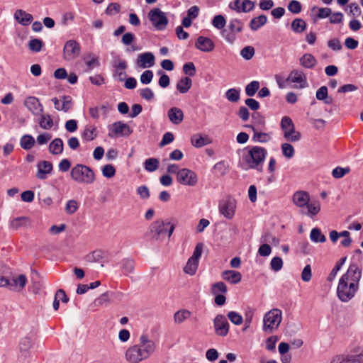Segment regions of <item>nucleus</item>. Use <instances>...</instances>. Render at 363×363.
Segmentation results:
<instances>
[{
  "label": "nucleus",
  "mask_w": 363,
  "mask_h": 363,
  "mask_svg": "<svg viewBox=\"0 0 363 363\" xmlns=\"http://www.w3.org/2000/svg\"><path fill=\"white\" fill-rule=\"evenodd\" d=\"M361 277V269L355 264H350L347 272L340 278L337 285V295L341 301L348 302L354 296L359 289Z\"/></svg>",
  "instance_id": "1"
},
{
  "label": "nucleus",
  "mask_w": 363,
  "mask_h": 363,
  "mask_svg": "<svg viewBox=\"0 0 363 363\" xmlns=\"http://www.w3.org/2000/svg\"><path fill=\"white\" fill-rule=\"evenodd\" d=\"M156 349V342L147 335L143 334L139 337L137 344L126 350L125 358L129 363H140L153 355Z\"/></svg>",
  "instance_id": "2"
},
{
  "label": "nucleus",
  "mask_w": 363,
  "mask_h": 363,
  "mask_svg": "<svg viewBox=\"0 0 363 363\" xmlns=\"http://www.w3.org/2000/svg\"><path fill=\"white\" fill-rule=\"evenodd\" d=\"M267 154V151L264 147L255 146L249 150L247 154L244 157V160L248 168L261 172Z\"/></svg>",
  "instance_id": "3"
},
{
  "label": "nucleus",
  "mask_w": 363,
  "mask_h": 363,
  "mask_svg": "<svg viewBox=\"0 0 363 363\" xmlns=\"http://www.w3.org/2000/svg\"><path fill=\"white\" fill-rule=\"evenodd\" d=\"M71 178L77 183L90 184L95 181V174L88 166L78 164L70 171Z\"/></svg>",
  "instance_id": "4"
},
{
  "label": "nucleus",
  "mask_w": 363,
  "mask_h": 363,
  "mask_svg": "<svg viewBox=\"0 0 363 363\" xmlns=\"http://www.w3.org/2000/svg\"><path fill=\"white\" fill-rule=\"evenodd\" d=\"M282 320V312L280 309L273 308L268 311L263 318V330L271 333L277 330Z\"/></svg>",
  "instance_id": "5"
},
{
  "label": "nucleus",
  "mask_w": 363,
  "mask_h": 363,
  "mask_svg": "<svg viewBox=\"0 0 363 363\" xmlns=\"http://www.w3.org/2000/svg\"><path fill=\"white\" fill-rule=\"evenodd\" d=\"M147 17L152 26L157 30H164L169 23V20L165 13L161 11L159 8H154L151 9L148 13Z\"/></svg>",
  "instance_id": "6"
},
{
  "label": "nucleus",
  "mask_w": 363,
  "mask_h": 363,
  "mask_svg": "<svg viewBox=\"0 0 363 363\" xmlns=\"http://www.w3.org/2000/svg\"><path fill=\"white\" fill-rule=\"evenodd\" d=\"M280 125L285 139L291 142H296L300 140L301 133L295 130L294 124L290 117L284 116L281 118Z\"/></svg>",
  "instance_id": "7"
},
{
  "label": "nucleus",
  "mask_w": 363,
  "mask_h": 363,
  "mask_svg": "<svg viewBox=\"0 0 363 363\" xmlns=\"http://www.w3.org/2000/svg\"><path fill=\"white\" fill-rule=\"evenodd\" d=\"M203 244L199 242L196 244L193 255L187 261L186 266L184 268V271L186 274L189 275H194L197 271L199 259L202 255Z\"/></svg>",
  "instance_id": "8"
},
{
  "label": "nucleus",
  "mask_w": 363,
  "mask_h": 363,
  "mask_svg": "<svg viewBox=\"0 0 363 363\" xmlns=\"http://www.w3.org/2000/svg\"><path fill=\"white\" fill-rule=\"evenodd\" d=\"M169 225H170L169 222H164L162 220L154 221L149 228L152 238L157 240L160 239L161 235L165 234L167 232L168 233V237L170 238L174 230L175 226L174 225H171L169 229L167 230L165 228V226Z\"/></svg>",
  "instance_id": "9"
},
{
  "label": "nucleus",
  "mask_w": 363,
  "mask_h": 363,
  "mask_svg": "<svg viewBox=\"0 0 363 363\" xmlns=\"http://www.w3.org/2000/svg\"><path fill=\"white\" fill-rule=\"evenodd\" d=\"M237 206L236 200L232 196H227L219 201V212L227 219H232Z\"/></svg>",
  "instance_id": "10"
},
{
  "label": "nucleus",
  "mask_w": 363,
  "mask_h": 363,
  "mask_svg": "<svg viewBox=\"0 0 363 363\" xmlns=\"http://www.w3.org/2000/svg\"><path fill=\"white\" fill-rule=\"evenodd\" d=\"M215 333L220 337H225L229 332L230 325L225 315H217L213 319Z\"/></svg>",
  "instance_id": "11"
},
{
  "label": "nucleus",
  "mask_w": 363,
  "mask_h": 363,
  "mask_svg": "<svg viewBox=\"0 0 363 363\" xmlns=\"http://www.w3.org/2000/svg\"><path fill=\"white\" fill-rule=\"evenodd\" d=\"M177 180L181 184L193 186L197 183V176L194 172L183 168L178 172Z\"/></svg>",
  "instance_id": "12"
},
{
  "label": "nucleus",
  "mask_w": 363,
  "mask_h": 363,
  "mask_svg": "<svg viewBox=\"0 0 363 363\" xmlns=\"http://www.w3.org/2000/svg\"><path fill=\"white\" fill-rule=\"evenodd\" d=\"M286 81L289 82L298 84L297 85H294V87L296 89H303L308 86L306 76L302 70H292L289 73Z\"/></svg>",
  "instance_id": "13"
},
{
  "label": "nucleus",
  "mask_w": 363,
  "mask_h": 363,
  "mask_svg": "<svg viewBox=\"0 0 363 363\" xmlns=\"http://www.w3.org/2000/svg\"><path fill=\"white\" fill-rule=\"evenodd\" d=\"M80 52L79 44L74 40H69L66 42L63 54L66 60H72L77 58Z\"/></svg>",
  "instance_id": "14"
},
{
  "label": "nucleus",
  "mask_w": 363,
  "mask_h": 363,
  "mask_svg": "<svg viewBox=\"0 0 363 363\" xmlns=\"http://www.w3.org/2000/svg\"><path fill=\"white\" fill-rule=\"evenodd\" d=\"M363 363V351L359 354H352L347 355H336L335 356L330 363Z\"/></svg>",
  "instance_id": "15"
},
{
  "label": "nucleus",
  "mask_w": 363,
  "mask_h": 363,
  "mask_svg": "<svg viewBox=\"0 0 363 363\" xmlns=\"http://www.w3.org/2000/svg\"><path fill=\"white\" fill-rule=\"evenodd\" d=\"M229 7L237 12L247 13L255 8V2L250 0H235L229 4Z\"/></svg>",
  "instance_id": "16"
},
{
  "label": "nucleus",
  "mask_w": 363,
  "mask_h": 363,
  "mask_svg": "<svg viewBox=\"0 0 363 363\" xmlns=\"http://www.w3.org/2000/svg\"><path fill=\"white\" fill-rule=\"evenodd\" d=\"M24 105L34 115H40L43 108L38 99L35 96H28L24 101Z\"/></svg>",
  "instance_id": "17"
},
{
  "label": "nucleus",
  "mask_w": 363,
  "mask_h": 363,
  "mask_svg": "<svg viewBox=\"0 0 363 363\" xmlns=\"http://www.w3.org/2000/svg\"><path fill=\"white\" fill-rule=\"evenodd\" d=\"M155 55L150 52H147L138 56L136 65L138 67L145 69L152 67L155 65Z\"/></svg>",
  "instance_id": "18"
},
{
  "label": "nucleus",
  "mask_w": 363,
  "mask_h": 363,
  "mask_svg": "<svg viewBox=\"0 0 363 363\" xmlns=\"http://www.w3.org/2000/svg\"><path fill=\"white\" fill-rule=\"evenodd\" d=\"M195 47L204 52H210L215 48V44L209 38L200 35L195 42Z\"/></svg>",
  "instance_id": "19"
},
{
  "label": "nucleus",
  "mask_w": 363,
  "mask_h": 363,
  "mask_svg": "<svg viewBox=\"0 0 363 363\" xmlns=\"http://www.w3.org/2000/svg\"><path fill=\"white\" fill-rule=\"evenodd\" d=\"M111 131L115 136H128L133 132L128 124L121 121L113 123Z\"/></svg>",
  "instance_id": "20"
},
{
  "label": "nucleus",
  "mask_w": 363,
  "mask_h": 363,
  "mask_svg": "<svg viewBox=\"0 0 363 363\" xmlns=\"http://www.w3.org/2000/svg\"><path fill=\"white\" fill-rule=\"evenodd\" d=\"M292 200L294 205L299 208H303L308 204L310 196L305 191H297L294 194Z\"/></svg>",
  "instance_id": "21"
},
{
  "label": "nucleus",
  "mask_w": 363,
  "mask_h": 363,
  "mask_svg": "<svg viewBox=\"0 0 363 363\" xmlns=\"http://www.w3.org/2000/svg\"><path fill=\"white\" fill-rule=\"evenodd\" d=\"M13 18L18 23L24 26L30 25L33 20L30 13L22 9H17L13 14Z\"/></svg>",
  "instance_id": "22"
},
{
  "label": "nucleus",
  "mask_w": 363,
  "mask_h": 363,
  "mask_svg": "<svg viewBox=\"0 0 363 363\" xmlns=\"http://www.w3.org/2000/svg\"><path fill=\"white\" fill-rule=\"evenodd\" d=\"M37 167V178L39 179H45L47 174H50L52 170V164L48 161H41L38 164Z\"/></svg>",
  "instance_id": "23"
},
{
  "label": "nucleus",
  "mask_w": 363,
  "mask_h": 363,
  "mask_svg": "<svg viewBox=\"0 0 363 363\" xmlns=\"http://www.w3.org/2000/svg\"><path fill=\"white\" fill-rule=\"evenodd\" d=\"M167 116L169 121L174 125L181 123L184 119L182 110L177 107L171 108L167 112Z\"/></svg>",
  "instance_id": "24"
},
{
  "label": "nucleus",
  "mask_w": 363,
  "mask_h": 363,
  "mask_svg": "<svg viewBox=\"0 0 363 363\" xmlns=\"http://www.w3.org/2000/svg\"><path fill=\"white\" fill-rule=\"evenodd\" d=\"M222 278L233 284L239 283L242 279L240 272L235 270H225L222 273Z\"/></svg>",
  "instance_id": "25"
},
{
  "label": "nucleus",
  "mask_w": 363,
  "mask_h": 363,
  "mask_svg": "<svg viewBox=\"0 0 363 363\" xmlns=\"http://www.w3.org/2000/svg\"><path fill=\"white\" fill-rule=\"evenodd\" d=\"M49 152L53 155H60L64 150L63 141L60 138L54 139L49 145Z\"/></svg>",
  "instance_id": "26"
},
{
  "label": "nucleus",
  "mask_w": 363,
  "mask_h": 363,
  "mask_svg": "<svg viewBox=\"0 0 363 363\" xmlns=\"http://www.w3.org/2000/svg\"><path fill=\"white\" fill-rule=\"evenodd\" d=\"M27 283L26 277L23 274H21L16 278L11 279V290L21 291L24 288Z\"/></svg>",
  "instance_id": "27"
},
{
  "label": "nucleus",
  "mask_w": 363,
  "mask_h": 363,
  "mask_svg": "<svg viewBox=\"0 0 363 363\" xmlns=\"http://www.w3.org/2000/svg\"><path fill=\"white\" fill-rule=\"evenodd\" d=\"M299 62L304 68L312 69L316 65L317 60L313 55L306 53L299 59Z\"/></svg>",
  "instance_id": "28"
},
{
  "label": "nucleus",
  "mask_w": 363,
  "mask_h": 363,
  "mask_svg": "<svg viewBox=\"0 0 363 363\" xmlns=\"http://www.w3.org/2000/svg\"><path fill=\"white\" fill-rule=\"evenodd\" d=\"M191 143L195 147L200 148L210 144L211 140L207 135L202 136L201 135L196 134L191 137Z\"/></svg>",
  "instance_id": "29"
},
{
  "label": "nucleus",
  "mask_w": 363,
  "mask_h": 363,
  "mask_svg": "<svg viewBox=\"0 0 363 363\" xmlns=\"http://www.w3.org/2000/svg\"><path fill=\"white\" fill-rule=\"evenodd\" d=\"M267 18L265 15L262 14L257 17H255L251 19L249 23V26L252 30H257L262 26L266 24Z\"/></svg>",
  "instance_id": "30"
},
{
  "label": "nucleus",
  "mask_w": 363,
  "mask_h": 363,
  "mask_svg": "<svg viewBox=\"0 0 363 363\" xmlns=\"http://www.w3.org/2000/svg\"><path fill=\"white\" fill-rule=\"evenodd\" d=\"M35 140L30 135H24L21 138L20 145L26 150H30L35 145Z\"/></svg>",
  "instance_id": "31"
},
{
  "label": "nucleus",
  "mask_w": 363,
  "mask_h": 363,
  "mask_svg": "<svg viewBox=\"0 0 363 363\" xmlns=\"http://www.w3.org/2000/svg\"><path fill=\"white\" fill-rule=\"evenodd\" d=\"M192 81L190 78L183 77L178 82L177 84V89L180 93L184 94L189 90Z\"/></svg>",
  "instance_id": "32"
},
{
  "label": "nucleus",
  "mask_w": 363,
  "mask_h": 363,
  "mask_svg": "<svg viewBox=\"0 0 363 363\" xmlns=\"http://www.w3.org/2000/svg\"><path fill=\"white\" fill-rule=\"evenodd\" d=\"M33 347V341L30 337L25 336L20 340L19 349L21 353L27 354Z\"/></svg>",
  "instance_id": "33"
},
{
  "label": "nucleus",
  "mask_w": 363,
  "mask_h": 363,
  "mask_svg": "<svg viewBox=\"0 0 363 363\" xmlns=\"http://www.w3.org/2000/svg\"><path fill=\"white\" fill-rule=\"evenodd\" d=\"M254 132L252 140L255 142L267 143L271 140V136L269 133L257 132L254 126H250Z\"/></svg>",
  "instance_id": "34"
},
{
  "label": "nucleus",
  "mask_w": 363,
  "mask_h": 363,
  "mask_svg": "<svg viewBox=\"0 0 363 363\" xmlns=\"http://www.w3.org/2000/svg\"><path fill=\"white\" fill-rule=\"evenodd\" d=\"M310 239L313 242H325L326 241L325 236L321 233L318 228H313L310 233Z\"/></svg>",
  "instance_id": "35"
},
{
  "label": "nucleus",
  "mask_w": 363,
  "mask_h": 363,
  "mask_svg": "<svg viewBox=\"0 0 363 363\" xmlns=\"http://www.w3.org/2000/svg\"><path fill=\"white\" fill-rule=\"evenodd\" d=\"M191 315V313L186 309H181L177 311L174 315V320L176 323H182L184 320L189 319Z\"/></svg>",
  "instance_id": "36"
},
{
  "label": "nucleus",
  "mask_w": 363,
  "mask_h": 363,
  "mask_svg": "<svg viewBox=\"0 0 363 363\" xmlns=\"http://www.w3.org/2000/svg\"><path fill=\"white\" fill-rule=\"evenodd\" d=\"M84 60L89 70L92 69L94 67L99 66V57L94 56L92 53H88L85 55Z\"/></svg>",
  "instance_id": "37"
},
{
  "label": "nucleus",
  "mask_w": 363,
  "mask_h": 363,
  "mask_svg": "<svg viewBox=\"0 0 363 363\" xmlns=\"http://www.w3.org/2000/svg\"><path fill=\"white\" fill-rule=\"evenodd\" d=\"M159 164V160L157 158L151 157L145 160L144 162V167L146 171L152 172L158 169Z\"/></svg>",
  "instance_id": "38"
},
{
  "label": "nucleus",
  "mask_w": 363,
  "mask_h": 363,
  "mask_svg": "<svg viewBox=\"0 0 363 363\" xmlns=\"http://www.w3.org/2000/svg\"><path fill=\"white\" fill-rule=\"evenodd\" d=\"M39 125L40 128L45 130H50L53 126V121L49 114H40Z\"/></svg>",
  "instance_id": "39"
},
{
  "label": "nucleus",
  "mask_w": 363,
  "mask_h": 363,
  "mask_svg": "<svg viewBox=\"0 0 363 363\" xmlns=\"http://www.w3.org/2000/svg\"><path fill=\"white\" fill-rule=\"evenodd\" d=\"M306 206L308 209V212L306 214L311 218L316 216L320 210V205L318 201L308 202V204Z\"/></svg>",
  "instance_id": "40"
},
{
  "label": "nucleus",
  "mask_w": 363,
  "mask_h": 363,
  "mask_svg": "<svg viewBox=\"0 0 363 363\" xmlns=\"http://www.w3.org/2000/svg\"><path fill=\"white\" fill-rule=\"evenodd\" d=\"M306 23L301 18H296L291 23V28L295 33H302L306 29Z\"/></svg>",
  "instance_id": "41"
},
{
  "label": "nucleus",
  "mask_w": 363,
  "mask_h": 363,
  "mask_svg": "<svg viewBox=\"0 0 363 363\" xmlns=\"http://www.w3.org/2000/svg\"><path fill=\"white\" fill-rule=\"evenodd\" d=\"M228 27L230 31L233 34H235L237 33H240L242 30L243 23L240 20L233 18L229 21Z\"/></svg>",
  "instance_id": "42"
},
{
  "label": "nucleus",
  "mask_w": 363,
  "mask_h": 363,
  "mask_svg": "<svg viewBox=\"0 0 363 363\" xmlns=\"http://www.w3.org/2000/svg\"><path fill=\"white\" fill-rule=\"evenodd\" d=\"M259 89V82L258 81H252L245 86V94L247 96L252 97L255 96Z\"/></svg>",
  "instance_id": "43"
},
{
  "label": "nucleus",
  "mask_w": 363,
  "mask_h": 363,
  "mask_svg": "<svg viewBox=\"0 0 363 363\" xmlns=\"http://www.w3.org/2000/svg\"><path fill=\"white\" fill-rule=\"evenodd\" d=\"M347 259L346 257H342L340 260L337 262L335 267L330 272V273L328 275V280L329 281H332L335 278L337 273L338 271L341 269L342 266L345 264V261Z\"/></svg>",
  "instance_id": "44"
},
{
  "label": "nucleus",
  "mask_w": 363,
  "mask_h": 363,
  "mask_svg": "<svg viewBox=\"0 0 363 363\" xmlns=\"http://www.w3.org/2000/svg\"><path fill=\"white\" fill-rule=\"evenodd\" d=\"M225 97L229 101L236 103L240 100V90L231 88L225 92Z\"/></svg>",
  "instance_id": "45"
},
{
  "label": "nucleus",
  "mask_w": 363,
  "mask_h": 363,
  "mask_svg": "<svg viewBox=\"0 0 363 363\" xmlns=\"http://www.w3.org/2000/svg\"><path fill=\"white\" fill-rule=\"evenodd\" d=\"M135 268V262L131 259H125L122 262V269L124 274L128 275L132 273Z\"/></svg>",
  "instance_id": "46"
},
{
  "label": "nucleus",
  "mask_w": 363,
  "mask_h": 363,
  "mask_svg": "<svg viewBox=\"0 0 363 363\" xmlns=\"http://www.w3.org/2000/svg\"><path fill=\"white\" fill-rule=\"evenodd\" d=\"M28 223V218L26 217H18L12 220L11 227L15 230L26 226Z\"/></svg>",
  "instance_id": "47"
},
{
  "label": "nucleus",
  "mask_w": 363,
  "mask_h": 363,
  "mask_svg": "<svg viewBox=\"0 0 363 363\" xmlns=\"http://www.w3.org/2000/svg\"><path fill=\"white\" fill-rule=\"evenodd\" d=\"M97 136L96 129L94 127H86L82 133V138L87 140H93Z\"/></svg>",
  "instance_id": "48"
},
{
  "label": "nucleus",
  "mask_w": 363,
  "mask_h": 363,
  "mask_svg": "<svg viewBox=\"0 0 363 363\" xmlns=\"http://www.w3.org/2000/svg\"><path fill=\"white\" fill-rule=\"evenodd\" d=\"M43 43L42 40L38 38L31 39L28 43V48L30 50L38 52L43 48Z\"/></svg>",
  "instance_id": "49"
},
{
  "label": "nucleus",
  "mask_w": 363,
  "mask_h": 363,
  "mask_svg": "<svg viewBox=\"0 0 363 363\" xmlns=\"http://www.w3.org/2000/svg\"><path fill=\"white\" fill-rule=\"evenodd\" d=\"M350 167H337L333 169L332 172V175L335 179H340L343 177L345 174L350 173Z\"/></svg>",
  "instance_id": "50"
},
{
  "label": "nucleus",
  "mask_w": 363,
  "mask_h": 363,
  "mask_svg": "<svg viewBox=\"0 0 363 363\" xmlns=\"http://www.w3.org/2000/svg\"><path fill=\"white\" fill-rule=\"evenodd\" d=\"M227 316L230 322L236 325H240L243 322L242 315L235 311H230Z\"/></svg>",
  "instance_id": "51"
},
{
  "label": "nucleus",
  "mask_w": 363,
  "mask_h": 363,
  "mask_svg": "<svg viewBox=\"0 0 363 363\" xmlns=\"http://www.w3.org/2000/svg\"><path fill=\"white\" fill-rule=\"evenodd\" d=\"M227 291L228 289L225 284L222 281L213 284L211 287V293L214 295L218 294L219 292L225 294Z\"/></svg>",
  "instance_id": "52"
},
{
  "label": "nucleus",
  "mask_w": 363,
  "mask_h": 363,
  "mask_svg": "<svg viewBox=\"0 0 363 363\" xmlns=\"http://www.w3.org/2000/svg\"><path fill=\"white\" fill-rule=\"evenodd\" d=\"M281 151L284 156L287 158L293 157L295 153L294 147L289 143H283L281 145Z\"/></svg>",
  "instance_id": "53"
},
{
  "label": "nucleus",
  "mask_w": 363,
  "mask_h": 363,
  "mask_svg": "<svg viewBox=\"0 0 363 363\" xmlns=\"http://www.w3.org/2000/svg\"><path fill=\"white\" fill-rule=\"evenodd\" d=\"M62 105L60 106V111L67 112L72 106V100L69 96H63L62 97Z\"/></svg>",
  "instance_id": "54"
},
{
  "label": "nucleus",
  "mask_w": 363,
  "mask_h": 363,
  "mask_svg": "<svg viewBox=\"0 0 363 363\" xmlns=\"http://www.w3.org/2000/svg\"><path fill=\"white\" fill-rule=\"evenodd\" d=\"M226 21L223 16L216 15L213 21L212 25L217 29H222L225 26Z\"/></svg>",
  "instance_id": "55"
},
{
  "label": "nucleus",
  "mask_w": 363,
  "mask_h": 363,
  "mask_svg": "<svg viewBox=\"0 0 363 363\" xmlns=\"http://www.w3.org/2000/svg\"><path fill=\"white\" fill-rule=\"evenodd\" d=\"M240 55L244 59L249 60L254 56L255 49L252 46H246L241 50Z\"/></svg>",
  "instance_id": "56"
},
{
  "label": "nucleus",
  "mask_w": 363,
  "mask_h": 363,
  "mask_svg": "<svg viewBox=\"0 0 363 363\" xmlns=\"http://www.w3.org/2000/svg\"><path fill=\"white\" fill-rule=\"evenodd\" d=\"M116 169L112 164H106L102 168V174L104 177L111 178L114 177Z\"/></svg>",
  "instance_id": "57"
},
{
  "label": "nucleus",
  "mask_w": 363,
  "mask_h": 363,
  "mask_svg": "<svg viewBox=\"0 0 363 363\" xmlns=\"http://www.w3.org/2000/svg\"><path fill=\"white\" fill-rule=\"evenodd\" d=\"M139 94H140V96L147 100V101H151L154 99L155 97V94L152 91V90L150 88H143V89H141L140 91H139Z\"/></svg>",
  "instance_id": "58"
},
{
  "label": "nucleus",
  "mask_w": 363,
  "mask_h": 363,
  "mask_svg": "<svg viewBox=\"0 0 363 363\" xmlns=\"http://www.w3.org/2000/svg\"><path fill=\"white\" fill-rule=\"evenodd\" d=\"M121 6L118 3H111L105 10V13L109 16H113L120 11Z\"/></svg>",
  "instance_id": "59"
},
{
  "label": "nucleus",
  "mask_w": 363,
  "mask_h": 363,
  "mask_svg": "<svg viewBox=\"0 0 363 363\" xmlns=\"http://www.w3.org/2000/svg\"><path fill=\"white\" fill-rule=\"evenodd\" d=\"M270 265L272 270L278 272L281 270L283 267V261L281 257H275L272 259Z\"/></svg>",
  "instance_id": "60"
},
{
  "label": "nucleus",
  "mask_w": 363,
  "mask_h": 363,
  "mask_svg": "<svg viewBox=\"0 0 363 363\" xmlns=\"http://www.w3.org/2000/svg\"><path fill=\"white\" fill-rule=\"evenodd\" d=\"M153 78V72L152 70H146L145 71L140 77V80L143 84H150Z\"/></svg>",
  "instance_id": "61"
},
{
  "label": "nucleus",
  "mask_w": 363,
  "mask_h": 363,
  "mask_svg": "<svg viewBox=\"0 0 363 363\" xmlns=\"http://www.w3.org/2000/svg\"><path fill=\"white\" fill-rule=\"evenodd\" d=\"M183 72L184 74L189 77H193L196 74V67L193 62H186L183 66Z\"/></svg>",
  "instance_id": "62"
},
{
  "label": "nucleus",
  "mask_w": 363,
  "mask_h": 363,
  "mask_svg": "<svg viewBox=\"0 0 363 363\" xmlns=\"http://www.w3.org/2000/svg\"><path fill=\"white\" fill-rule=\"evenodd\" d=\"M288 9L293 13H299L301 11V4L296 0H292L288 5Z\"/></svg>",
  "instance_id": "63"
},
{
  "label": "nucleus",
  "mask_w": 363,
  "mask_h": 363,
  "mask_svg": "<svg viewBox=\"0 0 363 363\" xmlns=\"http://www.w3.org/2000/svg\"><path fill=\"white\" fill-rule=\"evenodd\" d=\"M110 303V296L108 292L102 294L99 298L95 300L96 306L107 305Z\"/></svg>",
  "instance_id": "64"
}]
</instances>
